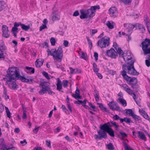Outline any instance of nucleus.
<instances>
[{
  "label": "nucleus",
  "instance_id": "f257e3e1",
  "mask_svg": "<svg viewBox=\"0 0 150 150\" xmlns=\"http://www.w3.org/2000/svg\"><path fill=\"white\" fill-rule=\"evenodd\" d=\"M7 72V74L6 76L8 78V79L6 82L9 87L12 89H16L18 88V86L16 84V79L20 80L23 82H32L33 79L29 78V76L27 77L29 78V79H28L26 78L24 76H21L20 74L19 69L17 67L9 68Z\"/></svg>",
  "mask_w": 150,
  "mask_h": 150
},
{
  "label": "nucleus",
  "instance_id": "f03ea898",
  "mask_svg": "<svg viewBox=\"0 0 150 150\" xmlns=\"http://www.w3.org/2000/svg\"><path fill=\"white\" fill-rule=\"evenodd\" d=\"M134 60H131L130 63H128L129 65L124 64L122 65L123 70L121 71V74L123 78L127 81H128V83L129 85H132L133 84L137 83L138 81L137 78L133 77L131 78L128 76L126 74L127 73L130 75L133 76H138L139 73L135 69L134 67Z\"/></svg>",
  "mask_w": 150,
  "mask_h": 150
},
{
  "label": "nucleus",
  "instance_id": "7ed1b4c3",
  "mask_svg": "<svg viewBox=\"0 0 150 150\" xmlns=\"http://www.w3.org/2000/svg\"><path fill=\"white\" fill-rule=\"evenodd\" d=\"M47 52V53L48 56L50 55L57 61L60 60V62L61 61L63 56L62 46L59 47L57 50L56 49H52L50 50L49 49H48Z\"/></svg>",
  "mask_w": 150,
  "mask_h": 150
},
{
  "label": "nucleus",
  "instance_id": "20e7f679",
  "mask_svg": "<svg viewBox=\"0 0 150 150\" xmlns=\"http://www.w3.org/2000/svg\"><path fill=\"white\" fill-rule=\"evenodd\" d=\"M39 87L42 89L38 92L40 95H43L44 94L48 92V94L49 95H53L55 93L51 90L49 85L47 84L45 82L40 83L39 84Z\"/></svg>",
  "mask_w": 150,
  "mask_h": 150
},
{
  "label": "nucleus",
  "instance_id": "39448f33",
  "mask_svg": "<svg viewBox=\"0 0 150 150\" xmlns=\"http://www.w3.org/2000/svg\"><path fill=\"white\" fill-rule=\"evenodd\" d=\"M106 127L105 123L100 126V129L97 131L99 135L97 134H95L94 136L96 140H101L102 138L106 139L107 138L106 132Z\"/></svg>",
  "mask_w": 150,
  "mask_h": 150
},
{
  "label": "nucleus",
  "instance_id": "423d86ee",
  "mask_svg": "<svg viewBox=\"0 0 150 150\" xmlns=\"http://www.w3.org/2000/svg\"><path fill=\"white\" fill-rule=\"evenodd\" d=\"M150 45V39L146 38L141 44L140 46L142 45V48L144 54H150V47H148Z\"/></svg>",
  "mask_w": 150,
  "mask_h": 150
},
{
  "label": "nucleus",
  "instance_id": "0eeeda50",
  "mask_svg": "<svg viewBox=\"0 0 150 150\" xmlns=\"http://www.w3.org/2000/svg\"><path fill=\"white\" fill-rule=\"evenodd\" d=\"M110 38L106 37L102 38L97 42L98 45L101 48L106 47L110 44Z\"/></svg>",
  "mask_w": 150,
  "mask_h": 150
},
{
  "label": "nucleus",
  "instance_id": "6e6552de",
  "mask_svg": "<svg viewBox=\"0 0 150 150\" xmlns=\"http://www.w3.org/2000/svg\"><path fill=\"white\" fill-rule=\"evenodd\" d=\"M108 105L110 108L112 110H116L118 111H122V109L118 104L113 101L110 102L108 104Z\"/></svg>",
  "mask_w": 150,
  "mask_h": 150
},
{
  "label": "nucleus",
  "instance_id": "1a4fd4ad",
  "mask_svg": "<svg viewBox=\"0 0 150 150\" xmlns=\"http://www.w3.org/2000/svg\"><path fill=\"white\" fill-rule=\"evenodd\" d=\"M108 11L110 16L112 18H115L118 15V10L115 7L110 8L108 10Z\"/></svg>",
  "mask_w": 150,
  "mask_h": 150
},
{
  "label": "nucleus",
  "instance_id": "9d476101",
  "mask_svg": "<svg viewBox=\"0 0 150 150\" xmlns=\"http://www.w3.org/2000/svg\"><path fill=\"white\" fill-rule=\"evenodd\" d=\"M106 53V55L112 58L115 59L118 55L117 52L112 48L107 50Z\"/></svg>",
  "mask_w": 150,
  "mask_h": 150
},
{
  "label": "nucleus",
  "instance_id": "9b49d317",
  "mask_svg": "<svg viewBox=\"0 0 150 150\" xmlns=\"http://www.w3.org/2000/svg\"><path fill=\"white\" fill-rule=\"evenodd\" d=\"M106 127V132L108 133L111 137H115L114 132L112 129L111 128L112 125L110 124L109 122L105 123Z\"/></svg>",
  "mask_w": 150,
  "mask_h": 150
},
{
  "label": "nucleus",
  "instance_id": "f8f14e48",
  "mask_svg": "<svg viewBox=\"0 0 150 150\" xmlns=\"http://www.w3.org/2000/svg\"><path fill=\"white\" fill-rule=\"evenodd\" d=\"M2 29L3 36L6 38L9 37L10 33H9L8 27L6 25H3L2 26Z\"/></svg>",
  "mask_w": 150,
  "mask_h": 150
},
{
  "label": "nucleus",
  "instance_id": "ddd939ff",
  "mask_svg": "<svg viewBox=\"0 0 150 150\" xmlns=\"http://www.w3.org/2000/svg\"><path fill=\"white\" fill-rule=\"evenodd\" d=\"M124 26L125 29L128 30L129 34H131L133 29L135 27V25L130 23H125Z\"/></svg>",
  "mask_w": 150,
  "mask_h": 150
},
{
  "label": "nucleus",
  "instance_id": "4468645a",
  "mask_svg": "<svg viewBox=\"0 0 150 150\" xmlns=\"http://www.w3.org/2000/svg\"><path fill=\"white\" fill-rule=\"evenodd\" d=\"M81 15L80 16V18L81 19L87 18H88V15L86 10L81 9L80 10Z\"/></svg>",
  "mask_w": 150,
  "mask_h": 150
},
{
  "label": "nucleus",
  "instance_id": "2eb2a0df",
  "mask_svg": "<svg viewBox=\"0 0 150 150\" xmlns=\"http://www.w3.org/2000/svg\"><path fill=\"white\" fill-rule=\"evenodd\" d=\"M121 86L123 88V89L130 95L132 94L133 91L131 90L126 84H122Z\"/></svg>",
  "mask_w": 150,
  "mask_h": 150
},
{
  "label": "nucleus",
  "instance_id": "dca6fc26",
  "mask_svg": "<svg viewBox=\"0 0 150 150\" xmlns=\"http://www.w3.org/2000/svg\"><path fill=\"white\" fill-rule=\"evenodd\" d=\"M0 145L1 146V149L3 150H8L11 149L15 148L14 147H11L8 148L6 147L5 144L4 140L3 139H1L0 140Z\"/></svg>",
  "mask_w": 150,
  "mask_h": 150
},
{
  "label": "nucleus",
  "instance_id": "f3484780",
  "mask_svg": "<svg viewBox=\"0 0 150 150\" xmlns=\"http://www.w3.org/2000/svg\"><path fill=\"white\" fill-rule=\"evenodd\" d=\"M56 12V11H54L52 12V18L53 21L58 20L60 18V16L57 14Z\"/></svg>",
  "mask_w": 150,
  "mask_h": 150
},
{
  "label": "nucleus",
  "instance_id": "a211bd4d",
  "mask_svg": "<svg viewBox=\"0 0 150 150\" xmlns=\"http://www.w3.org/2000/svg\"><path fill=\"white\" fill-rule=\"evenodd\" d=\"M44 62V60L43 59L40 60L39 59H38L35 62V65L37 68L40 67L43 64Z\"/></svg>",
  "mask_w": 150,
  "mask_h": 150
},
{
  "label": "nucleus",
  "instance_id": "6ab92c4d",
  "mask_svg": "<svg viewBox=\"0 0 150 150\" xmlns=\"http://www.w3.org/2000/svg\"><path fill=\"white\" fill-rule=\"evenodd\" d=\"M135 27H137L138 29L142 33H144L145 30L144 27L142 24L139 23L135 24Z\"/></svg>",
  "mask_w": 150,
  "mask_h": 150
},
{
  "label": "nucleus",
  "instance_id": "aec40b11",
  "mask_svg": "<svg viewBox=\"0 0 150 150\" xmlns=\"http://www.w3.org/2000/svg\"><path fill=\"white\" fill-rule=\"evenodd\" d=\"M123 57L125 61H129L132 58V54L130 52H128L127 53L126 55L124 57L123 56Z\"/></svg>",
  "mask_w": 150,
  "mask_h": 150
},
{
  "label": "nucleus",
  "instance_id": "412c9836",
  "mask_svg": "<svg viewBox=\"0 0 150 150\" xmlns=\"http://www.w3.org/2000/svg\"><path fill=\"white\" fill-rule=\"evenodd\" d=\"M86 10L88 17H92L95 15V12L92 9H91V8Z\"/></svg>",
  "mask_w": 150,
  "mask_h": 150
},
{
  "label": "nucleus",
  "instance_id": "4be33fe9",
  "mask_svg": "<svg viewBox=\"0 0 150 150\" xmlns=\"http://www.w3.org/2000/svg\"><path fill=\"white\" fill-rule=\"evenodd\" d=\"M25 71L28 74L29 73L34 74L35 72V69L31 67H26Z\"/></svg>",
  "mask_w": 150,
  "mask_h": 150
},
{
  "label": "nucleus",
  "instance_id": "5701e85b",
  "mask_svg": "<svg viewBox=\"0 0 150 150\" xmlns=\"http://www.w3.org/2000/svg\"><path fill=\"white\" fill-rule=\"evenodd\" d=\"M144 21L145 25L147 27L148 31L149 33L150 34V29L149 28V25L150 23L148 19V18L146 16H144Z\"/></svg>",
  "mask_w": 150,
  "mask_h": 150
},
{
  "label": "nucleus",
  "instance_id": "b1692460",
  "mask_svg": "<svg viewBox=\"0 0 150 150\" xmlns=\"http://www.w3.org/2000/svg\"><path fill=\"white\" fill-rule=\"evenodd\" d=\"M57 86V89L59 91H61L63 92V91H61L62 88V85L61 84V81L60 80L59 78H58L57 81V83L56 84Z\"/></svg>",
  "mask_w": 150,
  "mask_h": 150
},
{
  "label": "nucleus",
  "instance_id": "393cba45",
  "mask_svg": "<svg viewBox=\"0 0 150 150\" xmlns=\"http://www.w3.org/2000/svg\"><path fill=\"white\" fill-rule=\"evenodd\" d=\"M138 137L139 138L145 141L146 140V138L144 133L141 131H139L138 132Z\"/></svg>",
  "mask_w": 150,
  "mask_h": 150
},
{
  "label": "nucleus",
  "instance_id": "a878e982",
  "mask_svg": "<svg viewBox=\"0 0 150 150\" xmlns=\"http://www.w3.org/2000/svg\"><path fill=\"white\" fill-rule=\"evenodd\" d=\"M48 42H49V40H46V42L40 44L39 46L43 48H47L49 47V45Z\"/></svg>",
  "mask_w": 150,
  "mask_h": 150
},
{
  "label": "nucleus",
  "instance_id": "bb28decb",
  "mask_svg": "<svg viewBox=\"0 0 150 150\" xmlns=\"http://www.w3.org/2000/svg\"><path fill=\"white\" fill-rule=\"evenodd\" d=\"M94 96L96 102H98L99 99V95L98 92L97 90H95L94 91Z\"/></svg>",
  "mask_w": 150,
  "mask_h": 150
},
{
  "label": "nucleus",
  "instance_id": "cd10ccee",
  "mask_svg": "<svg viewBox=\"0 0 150 150\" xmlns=\"http://www.w3.org/2000/svg\"><path fill=\"white\" fill-rule=\"evenodd\" d=\"M97 104L99 105V107L102 110L106 112H108L109 111L107 110L106 108L104 107L102 103H98Z\"/></svg>",
  "mask_w": 150,
  "mask_h": 150
},
{
  "label": "nucleus",
  "instance_id": "c85d7f7f",
  "mask_svg": "<svg viewBox=\"0 0 150 150\" xmlns=\"http://www.w3.org/2000/svg\"><path fill=\"white\" fill-rule=\"evenodd\" d=\"M145 58L146 59L145 61V64L147 66L149 67L150 66V54H148Z\"/></svg>",
  "mask_w": 150,
  "mask_h": 150
},
{
  "label": "nucleus",
  "instance_id": "c756f323",
  "mask_svg": "<svg viewBox=\"0 0 150 150\" xmlns=\"http://www.w3.org/2000/svg\"><path fill=\"white\" fill-rule=\"evenodd\" d=\"M6 4L3 1H0V11L5 8Z\"/></svg>",
  "mask_w": 150,
  "mask_h": 150
},
{
  "label": "nucleus",
  "instance_id": "7c9ffc66",
  "mask_svg": "<svg viewBox=\"0 0 150 150\" xmlns=\"http://www.w3.org/2000/svg\"><path fill=\"white\" fill-rule=\"evenodd\" d=\"M114 22H111V21H108L106 23V25L109 29H112L114 28Z\"/></svg>",
  "mask_w": 150,
  "mask_h": 150
},
{
  "label": "nucleus",
  "instance_id": "2f4dec72",
  "mask_svg": "<svg viewBox=\"0 0 150 150\" xmlns=\"http://www.w3.org/2000/svg\"><path fill=\"white\" fill-rule=\"evenodd\" d=\"M139 88V86L137 83L133 84L132 85L131 88H132L133 90L136 92H137L138 91Z\"/></svg>",
  "mask_w": 150,
  "mask_h": 150
},
{
  "label": "nucleus",
  "instance_id": "473e14b6",
  "mask_svg": "<svg viewBox=\"0 0 150 150\" xmlns=\"http://www.w3.org/2000/svg\"><path fill=\"white\" fill-rule=\"evenodd\" d=\"M116 50L117 52L119 54L120 56L122 57H123L124 52L120 48L118 47Z\"/></svg>",
  "mask_w": 150,
  "mask_h": 150
},
{
  "label": "nucleus",
  "instance_id": "72a5a7b5",
  "mask_svg": "<svg viewBox=\"0 0 150 150\" xmlns=\"http://www.w3.org/2000/svg\"><path fill=\"white\" fill-rule=\"evenodd\" d=\"M21 28L23 30L25 31H27L30 28V25H26L25 24H23L22 25H21Z\"/></svg>",
  "mask_w": 150,
  "mask_h": 150
},
{
  "label": "nucleus",
  "instance_id": "f704fd0d",
  "mask_svg": "<svg viewBox=\"0 0 150 150\" xmlns=\"http://www.w3.org/2000/svg\"><path fill=\"white\" fill-rule=\"evenodd\" d=\"M118 100H119L120 103L124 106L127 105V102L124 99L118 98Z\"/></svg>",
  "mask_w": 150,
  "mask_h": 150
},
{
  "label": "nucleus",
  "instance_id": "c9c22d12",
  "mask_svg": "<svg viewBox=\"0 0 150 150\" xmlns=\"http://www.w3.org/2000/svg\"><path fill=\"white\" fill-rule=\"evenodd\" d=\"M120 1L124 4L127 5H129L132 2V0H120Z\"/></svg>",
  "mask_w": 150,
  "mask_h": 150
},
{
  "label": "nucleus",
  "instance_id": "e433bc0d",
  "mask_svg": "<svg viewBox=\"0 0 150 150\" xmlns=\"http://www.w3.org/2000/svg\"><path fill=\"white\" fill-rule=\"evenodd\" d=\"M132 117L135 120L138 121L139 122L141 121V118L139 116L136 115L134 113L132 115Z\"/></svg>",
  "mask_w": 150,
  "mask_h": 150
},
{
  "label": "nucleus",
  "instance_id": "4c0bfd02",
  "mask_svg": "<svg viewBox=\"0 0 150 150\" xmlns=\"http://www.w3.org/2000/svg\"><path fill=\"white\" fill-rule=\"evenodd\" d=\"M5 109H6V112L7 117L9 118H10L11 117V113L7 107H5Z\"/></svg>",
  "mask_w": 150,
  "mask_h": 150
},
{
  "label": "nucleus",
  "instance_id": "58836bf2",
  "mask_svg": "<svg viewBox=\"0 0 150 150\" xmlns=\"http://www.w3.org/2000/svg\"><path fill=\"white\" fill-rule=\"evenodd\" d=\"M107 148L109 150H112L114 149L113 145L111 143H110L107 145Z\"/></svg>",
  "mask_w": 150,
  "mask_h": 150
},
{
  "label": "nucleus",
  "instance_id": "ea45409f",
  "mask_svg": "<svg viewBox=\"0 0 150 150\" xmlns=\"http://www.w3.org/2000/svg\"><path fill=\"white\" fill-rule=\"evenodd\" d=\"M86 38L88 42V44L89 45V47H90V49H91L93 46L92 41L88 37H86Z\"/></svg>",
  "mask_w": 150,
  "mask_h": 150
},
{
  "label": "nucleus",
  "instance_id": "a19ab883",
  "mask_svg": "<svg viewBox=\"0 0 150 150\" xmlns=\"http://www.w3.org/2000/svg\"><path fill=\"white\" fill-rule=\"evenodd\" d=\"M3 97H4L6 100H7L9 98V97L7 95L6 91L4 89L3 92Z\"/></svg>",
  "mask_w": 150,
  "mask_h": 150
},
{
  "label": "nucleus",
  "instance_id": "79ce46f5",
  "mask_svg": "<svg viewBox=\"0 0 150 150\" xmlns=\"http://www.w3.org/2000/svg\"><path fill=\"white\" fill-rule=\"evenodd\" d=\"M62 108L63 111L64 112L67 114H69V112H68V110L64 105H62Z\"/></svg>",
  "mask_w": 150,
  "mask_h": 150
},
{
  "label": "nucleus",
  "instance_id": "37998d69",
  "mask_svg": "<svg viewBox=\"0 0 150 150\" xmlns=\"http://www.w3.org/2000/svg\"><path fill=\"white\" fill-rule=\"evenodd\" d=\"M42 75L48 80L50 79V78L48 75L47 73L45 71H43L42 72Z\"/></svg>",
  "mask_w": 150,
  "mask_h": 150
},
{
  "label": "nucleus",
  "instance_id": "c03bdc74",
  "mask_svg": "<svg viewBox=\"0 0 150 150\" xmlns=\"http://www.w3.org/2000/svg\"><path fill=\"white\" fill-rule=\"evenodd\" d=\"M91 9H92L95 12H96V9H99L100 8V7L99 5H97L96 6H92L91 7Z\"/></svg>",
  "mask_w": 150,
  "mask_h": 150
},
{
  "label": "nucleus",
  "instance_id": "a18cd8bd",
  "mask_svg": "<svg viewBox=\"0 0 150 150\" xmlns=\"http://www.w3.org/2000/svg\"><path fill=\"white\" fill-rule=\"evenodd\" d=\"M50 42L52 46H54L55 45L56 41L54 38L52 37L50 39Z\"/></svg>",
  "mask_w": 150,
  "mask_h": 150
},
{
  "label": "nucleus",
  "instance_id": "49530a36",
  "mask_svg": "<svg viewBox=\"0 0 150 150\" xmlns=\"http://www.w3.org/2000/svg\"><path fill=\"white\" fill-rule=\"evenodd\" d=\"M125 110L126 111V113L129 114V115L132 116L134 113L131 109H126Z\"/></svg>",
  "mask_w": 150,
  "mask_h": 150
},
{
  "label": "nucleus",
  "instance_id": "de8ad7c7",
  "mask_svg": "<svg viewBox=\"0 0 150 150\" xmlns=\"http://www.w3.org/2000/svg\"><path fill=\"white\" fill-rule=\"evenodd\" d=\"M72 96L73 97L76 99L77 98L81 99L82 98V97L80 96V95H76V94L73 93L72 94Z\"/></svg>",
  "mask_w": 150,
  "mask_h": 150
},
{
  "label": "nucleus",
  "instance_id": "09e8293b",
  "mask_svg": "<svg viewBox=\"0 0 150 150\" xmlns=\"http://www.w3.org/2000/svg\"><path fill=\"white\" fill-rule=\"evenodd\" d=\"M5 56L4 55V52L0 48V59H5Z\"/></svg>",
  "mask_w": 150,
  "mask_h": 150
},
{
  "label": "nucleus",
  "instance_id": "8fccbe9b",
  "mask_svg": "<svg viewBox=\"0 0 150 150\" xmlns=\"http://www.w3.org/2000/svg\"><path fill=\"white\" fill-rule=\"evenodd\" d=\"M68 81L67 80H63V86L64 87H66L68 86Z\"/></svg>",
  "mask_w": 150,
  "mask_h": 150
},
{
  "label": "nucleus",
  "instance_id": "3c124183",
  "mask_svg": "<svg viewBox=\"0 0 150 150\" xmlns=\"http://www.w3.org/2000/svg\"><path fill=\"white\" fill-rule=\"evenodd\" d=\"M120 118V117L117 115H115L112 117V118L114 120H119Z\"/></svg>",
  "mask_w": 150,
  "mask_h": 150
},
{
  "label": "nucleus",
  "instance_id": "603ef678",
  "mask_svg": "<svg viewBox=\"0 0 150 150\" xmlns=\"http://www.w3.org/2000/svg\"><path fill=\"white\" fill-rule=\"evenodd\" d=\"M0 46L2 48L3 50L4 49L5 45L4 44L3 41L2 40L0 41Z\"/></svg>",
  "mask_w": 150,
  "mask_h": 150
},
{
  "label": "nucleus",
  "instance_id": "864d4df0",
  "mask_svg": "<svg viewBox=\"0 0 150 150\" xmlns=\"http://www.w3.org/2000/svg\"><path fill=\"white\" fill-rule=\"evenodd\" d=\"M46 28H47V26L46 25H45V24H43L40 27L39 30L40 31H42L43 29Z\"/></svg>",
  "mask_w": 150,
  "mask_h": 150
},
{
  "label": "nucleus",
  "instance_id": "5fc2aeb1",
  "mask_svg": "<svg viewBox=\"0 0 150 150\" xmlns=\"http://www.w3.org/2000/svg\"><path fill=\"white\" fill-rule=\"evenodd\" d=\"M124 121L127 123H129L130 122L131 120L129 118H127L126 117L124 118Z\"/></svg>",
  "mask_w": 150,
  "mask_h": 150
},
{
  "label": "nucleus",
  "instance_id": "6e6d98bb",
  "mask_svg": "<svg viewBox=\"0 0 150 150\" xmlns=\"http://www.w3.org/2000/svg\"><path fill=\"white\" fill-rule=\"evenodd\" d=\"M124 146L125 147V150H129V147H128L127 144L125 142H123Z\"/></svg>",
  "mask_w": 150,
  "mask_h": 150
},
{
  "label": "nucleus",
  "instance_id": "4d7b16f0",
  "mask_svg": "<svg viewBox=\"0 0 150 150\" xmlns=\"http://www.w3.org/2000/svg\"><path fill=\"white\" fill-rule=\"evenodd\" d=\"M46 145L47 146L50 148H51L50 141L49 140H47L46 141Z\"/></svg>",
  "mask_w": 150,
  "mask_h": 150
},
{
  "label": "nucleus",
  "instance_id": "13d9d810",
  "mask_svg": "<svg viewBox=\"0 0 150 150\" xmlns=\"http://www.w3.org/2000/svg\"><path fill=\"white\" fill-rule=\"evenodd\" d=\"M120 134L122 137H127V134L124 132H120Z\"/></svg>",
  "mask_w": 150,
  "mask_h": 150
},
{
  "label": "nucleus",
  "instance_id": "bf43d9fd",
  "mask_svg": "<svg viewBox=\"0 0 150 150\" xmlns=\"http://www.w3.org/2000/svg\"><path fill=\"white\" fill-rule=\"evenodd\" d=\"M81 52V58L85 60H86V58L85 56V53L82 52Z\"/></svg>",
  "mask_w": 150,
  "mask_h": 150
},
{
  "label": "nucleus",
  "instance_id": "052dcab7",
  "mask_svg": "<svg viewBox=\"0 0 150 150\" xmlns=\"http://www.w3.org/2000/svg\"><path fill=\"white\" fill-rule=\"evenodd\" d=\"M18 30V28L14 25V27L12 28V31L13 32H18V31H17Z\"/></svg>",
  "mask_w": 150,
  "mask_h": 150
},
{
  "label": "nucleus",
  "instance_id": "680f3d73",
  "mask_svg": "<svg viewBox=\"0 0 150 150\" xmlns=\"http://www.w3.org/2000/svg\"><path fill=\"white\" fill-rule=\"evenodd\" d=\"M67 107L71 113L72 112V110L71 106V105L70 103L67 104Z\"/></svg>",
  "mask_w": 150,
  "mask_h": 150
},
{
  "label": "nucleus",
  "instance_id": "e2e57ef3",
  "mask_svg": "<svg viewBox=\"0 0 150 150\" xmlns=\"http://www.w3.org/2000/svg\"><path fill=\"white\" fill-rule=\"evenodd\" d=\"M22 24H23L21 23V22L18 23L16 22L14 23V25L16 27H17L20 25L21 26V25H22Z\"/></svg>",
  "mask_w": 150,
  "mask_h": 150
},
{
  "label": "nucleus",
  "instance_id": "0e129e2a",
  "mask_svg": "<svg viewBox=\"0 0 150 150\" xmlns=\"http://www.w3.org/2000/svg\"><path fill=\"white\" fill-rule=\"evenodd\" d=\"M112 126H114L115 127V129L116 130H117V129L118 128L119 125L116 124V123L115 122H114L113 123L112 122Z\"/></svg>",
  "mask_w": 150,
  "mask_h": 150
},
{
  "label": "nucleus",
  "instance_id": "69168bd1",
  "mask_svg": "<svg viewBox=\"0 0 150 150\" xmlns=\"http://www.w3.org/2000/svg\"><path fill=\"white\" fill-rule=\"evenodd\" d=\"M74 103L76 104L80 105L81 104H82V101L81 100H78L75 101L74 102Z\"/></svg>",
  "mask_w": 150,
  "mask_h": 150
},
{
  "label": "nucleus",
  "instance_id": "338daca9",
  "mask_svg": "<svg viewBox=\"0 0 150 150\" xmlns=\"http://www.w3.org/2000/svg\"><path fill=\"white\" fill-rule=\"evenodd\" d=\"M98 54L97 52H95L94 53V56L96 61H97L98 60Z\"/></svg>",
  "mask_w": 150,
  "mask_h": 150
},
{
  "label": "nucleus",
  "instance_id": "774afa93",
  "mask_svg": "<svg viewBox=\"0 0 150 150\" xmlns=\"http://www.w3.org/2000/svg\"><path fill=\"white\" fill-rule=\"evenodd\" d=\"M39 128L40 127H35L33 130V132L35 134L37 133L38 132Z\"/></svg>",
  "mask_w": 150,
  "mask_h": 150
}]
</instances>
